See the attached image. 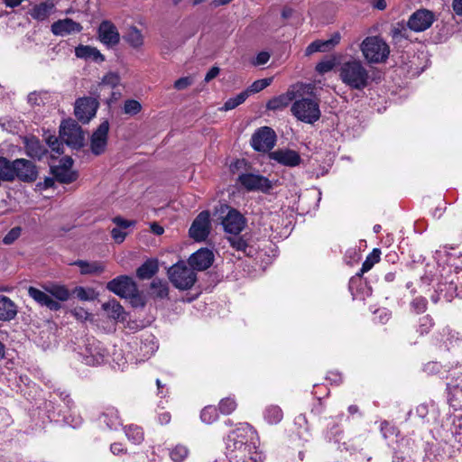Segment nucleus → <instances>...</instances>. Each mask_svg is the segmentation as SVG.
Masks as SVG:
<instances>
[{
	"label": "nucleus",
	"instance_id": "obj_34",
	"mask_svg": "<svg viewBox=\"0 0 462 462\" xmlns=\"http://www.w3.org/2000/svg\"><path fill=\"white\" fill-rule=\"evenodd\" d=\"M123 39L134 49L141 48L144 42L142 32L135 26L129 27Z\"/></svg>",
	"mask_w": 462,
	"mask_h": 462
},
{
	"label": "nucleus",
	"instance_id": "obj_9",
	"mask_svg": "<svg viewBox=\"0 0 462 462\" xmlns=\"http://www.w3.org/2000/svg\"><path fill=\"white\" fill-rule=\"evenodd\" d=\"M276 134L269 126L257 129L251 138L252 147L258 152H270L275 145Z\"/></svg>",
	"mask_w": 462,
	"mask_h": 462
},
{
	"label": "nucleus",
	"instance_id": "obj_6",
	"mask_svg": "<svg viewBox=\"0 0 462 462\" xmlns=\"http://www.w3.org/2000/svg\"><path fill=\"white\" fill-rule=\"evenodd\" d=\"M79 360L88 365H97L104 362L107 355L102 343L95 338H88L84 346L77 353Z\"/></svg>",
	"mask_w": 462,
	"mask_h": 462
},
{
	"label": "nucleus",
	"instance_id": "obj_24",
	"mask_svg": "<svg viewBox=\"0 0 462 462\" xmlns=\"http://www.w3.org/2000/svg\"><path fill=\"white\" fill-rule=\"evenodd\" d=\"M55 10L56 8L53 3L41 2L33 5L28 11V14L33 20H36L37 22H44L48 20L52 14H54Z\"/></svg>",
	"mask_w": 462,
	"mask_h": 462
},
{
	"label": "nucleus",
	"instance_id": "obj_38",
	"mask_svg": "<svg viewBox=\"0 0 462 462\" xmlns=\"http://www.w3.org/2000/svg\"><path fill=\"white\" fill-rule=\"evenodd\" d=\"M263 417L269 424H277L282 420L283 412L279 406L270 405L265 408Z\"/></svg>",
	"mask_w": 462,
	"mask_h": 462
},
{
	"label": "nucleus",
	"instance_id": "obj_45",
	"mask_svg": "<svg viewBox=\"0 0 462 462\" xmlns=\"http://www.w3.org/2000/svg\"><path fill=\"white\" fill-rule=\"evenodd\" d=\"M218 408L222 414L228 415L236 409V402L234 399L224 398L220 401Z\"/></svg>",
	"mask_w": 462,
	"mask_h": 462
},
{
	"label": "nucleus",
	"instance_id": "obj_12",
	"mask_svg": "<svg viewBox=\"0 0 462 462\" xmlns=\"http://www.w3.org/2000/svg\"><path fill=\"white\" fill-rule=\"evenodd\" d=\"M98 106V101L94 97H80L75 103V116L80 122L87 124L96 116Z\"/></svg>",
	"mask_w": 462,
	"mask_h": 462
},
{
	"label": "nucleus",
	"instance_id": "obj_46",
	"mask_svg": "<svg viewBox=\"0 0 462 462\" xmlns=\"http://www.w3.org/2000/svg\"><path fill=\"white\" fill-rule=\"evenodd\" d=\"M271 82L272 79L270 78L255 80L246 91H248V94L258 93L264 89L265 88H267L271 84Z\"/></svg>",
	"mask_w": 462,
	"mask_h": 462
},
{
	"label": "nucleus",
	"instance_id": "obj_18",
	"mask_svg": "<svg viewBox=\"0 0 462 462\" xmlns=\"http://www.w3.org/2000/svg\"><path fill=\"white\" fill-rule=\"evenodd\" d=\"M434 19V14L432 12L420 9L411 15L408 21V26L414 32H423L431 26Z\"/></svg>",
	"mask_w": 462,
	"mask_h": 462
},
{
	"label": "nucleus",
	"instance_id": "obj_8",
	"mask_svg": "<svg viewBox=\"0 0 462 462\" xmlns=\"http://www.w3.org/2000/svg\"><path fill=\"white\" fill-rule=\"evenodd\" d=\"M226 214L222 217L221 224L226 233L230 235H239L245 226V218L236 209L230 208L228 206H221V212Z\"/></svg>",
	"mask_w": 462,
	"mask_h": 462
},
{
	"label": "nucleus",
	"instance_id": "obj_37",
	"mask_svg": "<svg viewBox=\"0 0 462 462\" xmlns=\"http://www.w3.org/2000/svg\"><path fill=\"white\" fill-rule=\"evenodd\" d=\"M151 295L154 299L163 300L169 296V287L166 282L153 280L150 285Z\"/></svg>",
	"mask_w": 462,
	"mask_h": 462
},
{
	"label": "nucleus",
	"instance_id": "obj_21",
	"mask_svg": "<svg viewBox=\"0 0 462 462\" xmlns=\"http://www.w3.org/2000/svg\"><path fill=\"white\" fill-rule=\"evenodd\" d=\"M29 296L40 306L46 307L51 310L57 311L60 310L61 304L52 299L48 291L30 286L28 288Z\"/></svg>",
	"mask_w": 462,
	"mask_h": 462
},
{
	"label": "nucleus",
	"instance_id": "obj_22",
	"mask_svg": "<svg viewBox=\"0 0 462 462\" xmlns=\"http://www.w3.org/2000/svg\"><path fill=\"white\" fill-rule=\"evenodd\" d=\"M341 41V34L338 32H335L328 40L322 41L317 40L312 42L306 48L305 54L310 56L315 52H326L332 50Z\"/></svg>",
	"mask_w": 462,
	"mask_h": 462
},
{
	"label": "nucleus",
	"instance_id": "obj_23",
	"mask_svg": "<svg viewBox=\"0 0 462 462\" xmlns=\"http://www.w3.org/2000/svg\"><path fill=\"white\" fill-rule=\"evenodd\" d=\"M83 27L80 23L69 18L54 22L51 24V32L57 36H65L72 32H80Z\"/></svg>",
	"mask_w": 462,
	"mask_h": 462
},
{
	"label": "nucleus",
	"instance_id": "obj_16",
	"mask_svg": "<svg viewBox=\"0 0 462 462\" xmlns=\"http://www.w3.org/2000/svg\"><path fill=\"white\" fill-rule=\"evenodd\" d=\"M108 131L109 123L105 120L93 132L90 138V150L93 154L100 155L105 152L107 145Z\"/></svg>",
	"mask_w": 462,
	"mask_h": 462
},
{
	"label": "nucleus",
	"instance_id": "obj_55",
	"mask_svg": "<svg viewBox=\"0 0 462 462\" xmlns=\"http://www.w3.org/2000/svg\"><path fill=\"white\" fill-rule=\"evenodd\" d=\"M193 83L190 77H183L174 82V88L177 90H183Z\"/></svg>",
	"mask_w": 462,
	"mask_h": 462
},
{
	"label": "nucleus",
	"instance_id": "obj_39",
	"mask_svg": "<svg viewBox=\"0 0 462 462\" xmlns=\"http://www.w3.org/2000/svg\"><path fill=\"white\" fill-rule=\"evenodd\" d=\"M125 432L129 440L134 444H140L144 439L143 430L137 425H128L125 428Z\"/></svg>",
	"mask_w": 462,
	"mask_h": 462
},
{
	"label": "nucleus",
	"instance_id": "obj_60",
	"mask_svg": "<svg viewBox=\"0 0 462 462\" xmlns=\"http://www.w3.org/2000/svg\"><path fill=\"white\" fill-rule=\"evenodd\" d=\"M53 391L66 403L68 408L71 409V405L73 404V402L69 398V394L67 393L66 391H61L60 388L54 389Z\"/></svg>",
	"mask_w": 462,
	"mask_h": 462
},
{
	"label": "nucleus",
	"instance_id": "obj_10",
	"mask_svg": "<svg viewBox=\"0 0 462 462\" xmlns=\"http://www.w3.org/2000/svg\"><path fill=\"white\" fill-rule=\"evenodd\" d=\"M451 380L448 383V402L457 411L462 408V366L450 373Z\"/></svg>",
	"mask_w": 462,
	"mask_h": 462
},
{
	"label": "nucleus",
	"instance_id": "obj_54",
	"mask_svg": "<svg viewBox=\"0 0 462 462\" xmlns=\"http://www.w3.org/2000/svg\"><path fill=\"white\" fill-rule=\"evenodd\" d=\"M111 236L116 243L121 244L125 239L127 233L124 229L116 226L112 229Z\"/></svg>",
	"mask_w": 462,
	"mask_h": 462
},
{
	"label": "nucleus",
	"instance_id": "obj_51",
	"mask_svg": "<svg viewBox=\"0 0 462 462\" xmlns=\"http://www.w3.org/2000/svg\"><path fill=\"white\" fill-rule=\"evenodd\" d=\"M63 143L58 137L52 135L47 138V143L50 148L58 154L63 153Z\"/></svg>",
	"mask_w": 462,
	"mask_h": 462
},
{
	"label": "nucleus",
	"instance_id": "obj_19",
	"mask_svg": "<svg viewBox=\"0 0 462 462\" xmlns=\"http://www.w3.org/2000/svg\"><path fill=\"white\" fill-rule=\"evenodd\" d=\"M269 158L279 164L291 168L300 165L302 161L298 152L287 148L271 152Z\"/></svg>",
	"mask_w": 462,
	"mask_h": 462
},
{
	"label": "nucleus",
	"instance_id": "obj_30",
	"mask_svg": "<svg viewBox=\"0 0 462 462\" xmlns=\"http://www.w3.org/2000/svg\"><path fill=\"white\" fill-rule=\"evenodd\" d=\"M75 55L77 58L90 60L96 62H102L105 60L104 55L95 47L88 45H79L75 49Z\"/></svg>",
	"mask_w": 462,
	"mask_h": 462
},
{
	"label": "nucleus",
	"instance_id": "obj_20",
	"mask_svg": "<svg viewBox=\"0 0 462 462\" xmlns=\"http://www.w3.org/2000/svg\"><path fill=\"white\" fill-rule=\"evenodd\" d=\"M214 262V254L208 248H201L192 254L189 258V264L194 271H204L209 268Z\"/></svg>",
	"mask_w": 462,
	"mask_h": 462
},
{
	"label": "nucleus",
	"instance_id": "obj_50",
	"mask_svg": "<svg viewBox=\"0 0 462 462\" xmlns=\"http://www.w3.org/2000/svg\"><path fill=\"white\" fill-rule=\"evenodd\" d=\"M101 83L115 88L119 85L120 77L117 73L109 72L103 77Z\"/></svg>",
	"mask_w": 462,
	"mask_h": 462
},
{
	"label": "nucleus",
	"instance_id": "obj_36",
	"mask_svg": "<svg viewBox=\"0 0 462 462\" xmlns=\"http://www.w3.org/2000/svg\"><path fill=\"white\" fill-rule=\"evenodd\" d=\"M52 173L61 183H71L77 179V174L66 166H56L52 170Z\"/></svg>",
	"mask_w": 462,
	"mask_h": 462
},
{
	"label": "nucleus",
	"instance_id": "obj_7",
	"mask_svg": "<svg viewBox=\"0 0 462 462\" xmlns=\"http://www.w3.org/2000/svg\"><path fill=\"white\" fill-rule=\"evenodd\" d=\"M60 138L69 146L79 148L83 144V134L80 126L74 120H65L60 126Z\"/></svg>",
	"mask_w": 462,
	"mask_h": 462
},
{
	"label": "nucleus",
	"instance_id": "obj_47",
	"mask_svg": "<svg viewBox=\"0 0 462 462\" xmlns=\"http://www.w3.org/2000/svg\"><path fill=\"white\" fill-rule=\"evenodd\" d=\"M432 327V319L429 315H426L420 319L418 331L420 332V335H424L429 333Z\"/></svg>",
	"mask_w": 462,
	"mask_h": 462
},
{
	"label": "nucleus",
	"instance_id": "obj_58",
	"mask_svg": "<svg viewBox=\"0 0 462 462\" xmlns=\"http://www.w3.org/2000/svg\"><path fill=\"white\" fill-rule=\"evenodd\" d=\"M334 67V63L331 60H324L317 64L316 70L319 73H327L330 71Z\"/></svg>",
	"mask_w": 462,
	"mask_h": 462
},
{
	"label": "nucleus",
	"instance_id": "obj_29",
	"mask_svg": "<svg viewBox=\"0 0 462 462\" xmlns=\"http://www.w3.org/2000/svg\"><path fill=\"white\" fill-rule=\"evenodd\" d=\"M72 264L77 265L79 268L80 273L83 275L100 274L106 270L105 263L100 261L88 262L84 260H78Z\"/></svg>",
	"mask_w": 462,
	"mask_h": 462
},
{
	"label": "nucleus",
	"instance_id": "obj_17",
	"mask_svg": "<svg viewBox=\"0 0 462 462\" xmlns=\"http://www.w3.org/2000/svg\"><path fill=\"white\" fill-rule=\"evenodd\" d=\"M97 38L107 48H113L120 42V34L116 26L108 20H105L99 24Z\"/></svg>",
	"mask_w": 462,
	"mask_h": 462
},
{
	"label": "nucleus",
	"instance_id": "obj_42",
	"mask_svg": "<svg viewBox=\"0 0 462 462\" xmlns=\"http://www.w3.org/2000/svg\"><path fill=\"white\" fill-rule=\"evenodd\" d=\"M248 97V91H243L236 95V97L227 99L224 104L223 109L225 111L232 110L238 106L239 105H241L242 103H244Z\"/></svg>",
	"mask_w": 462,
	"mask_h": 462
},
{
	"label": "nucleus",
	"instance_id": "obj_35",
	"mask_svg": "<svg viewBox=\"0 0 462 462\" xmlns=\"http://www.w3.org/2000/svg\"><path fill=\"white\" fill-rule=\"evenodd\" d=\"M102 308L106 311L109 318L119 320L125 319V310L121 304L115 299L103 303Z\"/></svg>",
	"mask_w": 462,
	"mask_h": 462
},
{
	"label": "nucleus",
	"instance_id": "obj_1",
	"mask_svg": "<svg viewBox=\"0 0 462 462\" xmlns=\"http://www.w3.org/2000/svg\"><path fill=\"white\" fill-rule=\"evenodd\" d=\"M255 431L247 423L232 430L225 439L230 462H263L264 455L254 442Z\"/></svg>",
	"mask_w": 462,
	"mask_h": 462
},
{
	"label": "nucleus",
	"instance_id": "obj_62",
	"mask_svg": "<svg viewBox=\"0 0 462 462\" xmlns=\"http://www.w3.org/2000/svg\"><path fill=\"white\" fill-rule=\"evenodd\" d=\"M407 30L402 26V28L395 27L393 30V38L399 41L402 38H406Z\"/></svg>",
	"mask_w": 462,
	"mask_h": 462
},
{
	"label": "nucleus",
	"instance_id": "obj_15",
	"mask_svg": "<svg viewBox=\"0 0 462 462\" xmlns=\"http://www.w3.org/2000/svg\"><path fill=\"white\" fill-rule=\"evenodd\" d=\"M14 180L18 179L23 182H33L38 176L35 164L26 159L14 160Z\"/></svg>",
	"mask_w": 462,
	"mask_h": 462
},
{
	"label": "nucleus",
	"instance_id": "obj_5",
	"mask_svg": "<svg viewBox=\"0 0 462 462\" xmlns=\"http://www.w3.org/2000/svg\"><path fill=\"white\" fill-rule=\"evenodd\" d=\"M167 273L173 286L180 291L189 290L197 281L195 271L184 262H179L171 266Z\"/></svg>",
	"mask_w": 462,
	"mask_h": 462
},
{
	"label": "nucleus",
	"instance_id": "obj_14",
	"mask_svg": "<svg viewBox=\"0 0 462 462\" xmlns=\"http://www.w3.org/2000/svg\"><path fill=\"white\" fill-rule=\"evenodd\" d=\"M209 217L208 211H202L194 219L189 233L195 241L202 242L208 236L211 228Z\"/></svg>",
	"mask_w": 462,
	"mask_h": 462
},
{
	"label": "nucleus",
	"instance_id": "obj_57",
	"mask_svg": "<svg viewBox=\"0 0 462 462\" xmlns=\"http://www.w3.org/2000/svg\"><path fill=\"white\" fill-rule=\"evenodd\" d=\"M14 124H15V122L13 121L8 116H4V117L0 118V126L2 127L3 130H5L7 132L14 131V129L15 128Z\"/></svg>",
	"mask_w": 462,
	"mask_h": 462
},
{
	"label": "nucleus",
	"instance_id": "obj_48",
	"mask_svg": "<svg viewBox=\"0 0 462 462\" xmlns=\"http://www.w3.org/2000/svg\"><path fill=\"white\" fill-rule=\"evenodd\" d=\"M228 241L231 246L237 251L245 252L247 248L246 241L242 236H237V235L228 237Z\"/></svg>",
	"mask_w": 462,
	"mask_h": 462
},
{
	"label": "nucleus",
	"instance_id": "obj_63",
	"mask_svg": "<svg viewBox=\"0 0 462 462\" xmlns=\"http://www.w3.org/2000/svg\"><path fill=\"white\" fill-rule=\"evenodd\" d=\"M75 292L77 294V297L79 300H88L91 299L90 296H89V292L86 289H84L83 287L76 288Z\"/></svg>",
	"mask_w": 462,
	"mask_h": 462
},
{
	"label": "nucleus",
	"instance_id": "obj_28",
	"mask_svg": "<svg viewBox=\"0 0 462 462\" xmlns=\"http://www.w3.org/2000/svg\"><path fill=\"white\" fill-rule=\"evenodd\" d=\"M299 91L300 90H289L284 94L270 99L266 104V108L275 111L286 107L292 100L298 97Z\"/></svg>",
	"mask_w": 462,
	"mask_h": 462
},
{
	"label": "nucleus",
	"instance_id": "obj_44",
	"mask_svg": "<svg viewBox=\"0 0 462 462\" xmlns=\"http://www.w3.org/2000/svg\"><path fill=\"white\" fill-rule=\"evenodd\" d=\"M142 110V105L135 99H127L124 103L123 111L129 116H135Z\"/></svg>",
	"mask_w": 462,
	"mask_h": 462
},
{
	"label": "nucleus",
	"instance_id": "obj_27",
	"mask_svg": "<svg viewBox=\"0 0 462 462\" xmlns=\"http://www.w3.org/2000/svg\"><path fill=\"white\" fill-rule=\"evenodd\" d=\"M100 425L105 424L108 430H116L121 425L122 420L118 411L114 407H107L98 418Z\"/></svg>",
	"mask_w": 462,
	"mask_h": 462
},
{
	"label": "nucleus",
	"instance_id": "obj_56",
	"mask_svg": "<svg viewBox=\"0 0 462 462\" xmlns=\"http://www.w3.org/2000/svg\"><path fill=\"white\" fill-rule=\"evenodd\" d=\"M128 298L131 300V304L134 307H144L145 305V300L143 297L139 293L137 289L134 293L130 295Z\"/></svg>",
	"mask_w": 462,
	"mask_h": 462
},
{
	"label": "nucleus",
	"instance_id": "obj_31",
	"mask_svg": "<svg viewBox=\"0 0 462 462\" xmlns=\"http://www.w3.org/2000/svg\"><path fill=\"white\" fill-rule=\"evenodd\" d=\"M42 288L58 302L67 301L70 297V292L65 285L59 283H48L42 285Z\"/></svg>",
	"mask_w": 462,
	"mask_h": 462
},
{
	"label": "nucleus",
	"instance_id": "obj_61",
	"mask_svg": "<svg viewBox=\"0 0 462 462\" xmlns=\"http://www.w3.org/2000/svg\"><path fill=\"white\" fill-rule=\"evenodd\" d=\"M113 222L116 225L117 227L122 228L124 230H125L126 228L130 227L134 224V222L124 219L120 217H115L113 219Z\"/></svg>",
	"mask_w": 462,
	"mask_h": 462
},
{
	"label": "nucleus",
	"instance_id": "obj_32",
	"mask_svg": "<svg viewBox=\"0 0 462 462\" xmlns=\"http://www.w3.org/2000/svg\"><path fill=\"white\" fill-rule=\"evenodd\" d=\"M16 314L15 304L8 297L0 295V320H11Z\"/></svg>",
	"mask_w": 462,
	"mask_h": 462
},
{
	"label": "nucleus",
	"instance_id": "obj_13",
	"mask_svg": "<svg viewBox=\"0 0 462 462\" xmlns=\"http://www.w3.org/2000/svg\"><path fill=\"white\" fill-rule=\"evenodd\" d=\"M136 283L127 275H120L106 284V289L121 298L127 299L136 291Z\"/></svg>",
	"mask_w": 462,
	"mask_h": 462
},
{
	"label": "nucleus",
	"instance_id": "obj_52",
	"mask_svg": "<svg viewBox=\"0 0 462 462\" xmlns=\"http://www.w3.org/2000/svg\"><path fill=\"white\" fill-rule=\"evenodd\" d=\"M294 423L299 428V434H301L303 431L308 432L310 430L307 418L304 414L298 415L295 418Z\"/></svg>",
	"mask_w": 462,
	"mask_h": 462
},
{
	"label": "nucleus",
	"instance_id": "obj_2",
	"mask_svg": "<svg viewBox=\"0 0 462 462\" xmlns=\"http://www.w3.org/2000/svg\"><path fill=\"white\" fill-rule=\"evenodd\" d=\"M298 97L295 98L291 111L292 115L300 121L306 124H314L319 120L321 112L318 100L310 97H303V94L313 90L311 85H297Z\"/></svg>",
	"mask_w": 462,
	"mask_h": 462
},
{
	"label": "nucleus",
	"instance_id": "obj_33",
	"mask_svg": "<svg viewBox=\"0 0 462 462\" xmlns=\"http://www.w3.org/2000/svg\"><path fill=\"white\" fill-rule=\"evenodd\" d=\"M159 270L158 260L155 258L147 259L137 270L136 275L139 279L145 280L152 278Z\"/></svg>",
	"mask_w": 462,
	"mask_h": 462
},
{
	"label": "nucleus",
	"instance_id": "obj_43",
	"mask_svg": "<svg viewBox=\"0 0 462 462\" xmlns=\"http://www.w3.org/2000/svg\"><path fill=\"white\" fill-rule=\"evenodd\" d=\"M218 418V413L215 406H206L200 413L202 422L211 424Z\"/></svg>",
	"mask_w": 462,
	"mask_h": 462
},
{
	"label": "nucleus",
	"instance_id": "obj_49",
	"mask_svg": "<svg viewBox=\"0 0 462 462\" xmlns=\"http://www.w3.org/2000/svg\"><path fill=\"white\" fill-rule=\"evenodd\" d=\"M22 228L20 226L13 227L3 238V243L6 245H12L21 236Z\"/></svg>",
	"mask_w": 462,
	"mask_h": 462
},
{
	"label": "nucleus",
	"instance_id": "obj_25",
	"mask_svg": "<svg viewBox=\"0 0 462 462\" xmlns=\"http://www.w3.org/2000/svg\"><path fill=\"white\" fill-rule=\"evenodd\" d=\"M381 251L380 249L374 248L365 258V262L362 264V268L360 273L356 274V277H353L349 281V290L352 291L354 290V286L357 282H360V278L362 274L370 271L373 266L380 261Z\"/></svg>",
	"mask_w": 462,
	"mask_h": 462
},
{
	"label": "nucleus",
	"instance_id": "obj_53",
	"mask_svg": "<svg viewBox=\"0 0 462 462\" xmlns=\"http://www.w3.org/2000/svg\"><path fill=\"white\" fill-rule=\"evenodd\" d=\"M411 308L418 313L423 312L427 308V300L423 297L415 298L411 303Z\"/></svg>",
	"mask_w": 462,
	"mask_h": 462
},
{
	"label": "nucleus",
	"instance_id": "obj_3",
	"mask_svg": "<svg viewBox=\"0 0 462 462\" xmlns=\"http://www.w3.org/2000/svg\"><path fill=\"white\" fill-rule=\"evenodd\" d=\"M339 78L351 89L363 90L372 81L368 69L360 60L352 59L339 68Z\"/></svg>",
	"mask_w": 462,
	"mask_h": 462
},
{
	"label": "nucleus",
	"instance_id": "obj_59",
	"mask_svg": "<svg viewBox=\"0 0 462 462\" xmlns=\"http://www.w3.org/2000/svg\"><path fill=\"white\" fill-rule=\"evenodd\" d=\"M270 54L267 51H261L257 54L255 60L253 61L254 66L266 64L270 60Z\"/></svg>",
	"mask_w": 462,
	"mask_h": 462
},
{
	"label": "nucleus",
	"instance_id": "obj_64",
	"mask_svg": "<svg viewBox=\"0 0 462 462\" xmlns=\"http://www.w3.org/2000/svg\"><path fill=\"white\" fill-rule=\"evenodd\" d=\"M219 74V68L218 67H212L208 73L205 76V81L209 82L213 79H215Z\"/></svg>",
	"mask_w": 462,
	"mask_h": 462
},
{
	"label": "nucleus",
	"instance_id": "obj_26",
	"mask_svg": "<svg viewBox=\"0 0 462 462\" xmlns=\"http://www.w3.org/2000/svg\"><path fill=\"white\" fill-rule=\"evenodd\" d=\"M23 143L25 153L32 159L41 160L47 152L46 147L34 136L25 137Z\"/></svg>",
	"mask_w": 462,
	"mask_h": 462
},
{
	"label": "nucleus",
	"instance_id": "obj_41",
	"mask_svg": "<svg viewBox=\"0 0 462 462\" xmlns=\"http://www.w3.org/2000/svg\"><path fill=\"white\" fill-rule=\"evenodd\" d=\"M450 430L454 435L456 441L462 446V413L453 415Z\"/></svg>",
	"mask_w": 462,
	"mask_h": 462
},
{
	"label": "nucleus",
	"instance_id": "obj_11",
	"mask_svg": "<svg viewBox=\"0 0 462 462\" xmlns=\"http://www.w3.org/2000/svg\"><path fill=\"white\" fill-rule=\"evenodd\" d=\"M238 182L247 191L268 192L273 185L264 176L254 173H242L238 176Z\"/></svg>",
	"mask_w": 462,
	"mask_h": 462
},
{
	"label": "nucleus",
	"instance_id": "obj_40",
	"mask_svg": "<svg viewBox=\"0 0 462 462\" xmlns=\"http://www.w3.org/2000/svg\"><path fill=\"white\" fill-rule=\"evenodd\" d=\"M169 455L173 462H184L189 455V449L185 445L177 444L170 449Z\"/></svg>",
	"mask_w": 462,
	"mask_h": 462
},
{
	"label": "nucleus",
	"instance_id": "obj_4",
	"mask_svg": "<svg viewBox=\"0 0 462 462\" xmlns=\"http://www.w3.org/2000/svg\"><path fill=\"white\" fill-rule=\"evenodd\" d=\"M364 58L369 63L384 62L389 54V45L379 36H368L360 44Z\"/></svg>",
	"mask_w": 462,
	"mask_h": 462
}]
</instances>
